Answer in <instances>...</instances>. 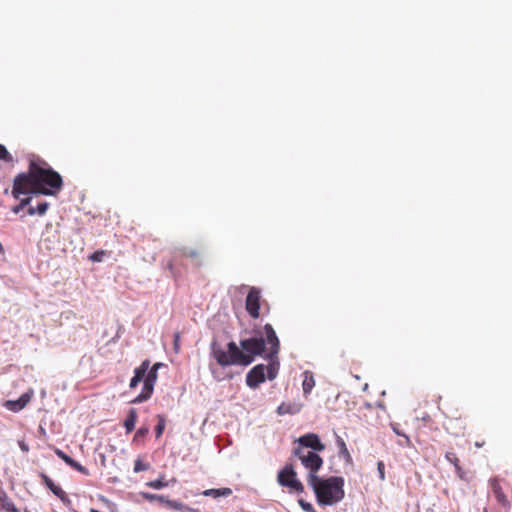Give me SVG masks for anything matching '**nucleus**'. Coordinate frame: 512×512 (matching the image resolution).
Here are the masks:
<instances>
[{
	"label": "nucleus",
	"mask_w": 512,
	"mask_h": 512,
	"mask_svg": "<svg viewBox=\"0 0 512 512\" xmlns=\"http://www.w3.org/2000/svg\"><path fill=\"white\" fill-rule=\"evenodd\" d=\"M240 346L242 350L231 341L227 344L226 351L216 340H213L210 344V353L217 364L223 368L232 365L248 366L253 362L254 356L265 353L266 358L271 362L268 367V378L272 380L276 377L273 361L279 351V340L270 324L264 326V333L259 336L242 339Z\"/></svg>",
	"instance_id": "1"
},
{
	"label": "nucleus",
	"mask_w": 512,
	"mask_h": 512,
	"mask_svg": "<svg viewBox=\"0 0 512 512\" xmlns=\"http://www.w3.org/2000/svg\"><path fill=\"white\" fill-rule=\"evenodd\" d=\"M62 184L59 173L50 168L39 167L32 162L29 174L21 173L15 177L12 195L16 199L28 193L55 195L62 188Z\"/></svg>",
	"instance_id": "2"
},
{
	"label": "nucleus",
	"mask_w": 512,
	"mask_h": 512,
	"mask_svg": "<svg viewBox=\"0 0 512 512\" xmlns=\"http://www.w3.org/2000/svg\"><path fill=\"white\" fill-rule=\"evenodd\" d=\"M308 485L313 489L319 505L332 506L339 503L345 496L344 479L331 476L321 479L317 475L307 478Z\"/></svg>",
	"instance_id": "3"
},
{
	"label": "nucleus",
	"mask_w": 512,
	"mask_h": 512,
	"mask_svg": "<svg viewBox=\"0 0 512 512\" xmlns=\"http://www.w3.org/2000/svg\"><path fill=\"white\" fill-rule=\"evenodd\" d=\"M294 455L299 458L302 465L309 470L308 477L317 475V472L323 465L322 458L315 451L305 450L304 448H295Z\"/></svg>",
	"instance_id": "4"
},
{
	"label": "nucleus",
	"mask_w": 512,
	"mask_h": 512,
	"mask_svg": "<svg viewBox=\"0 0 512 512\" xmlns=\"http://www.w3.org/2000/svg\"><path fill=\"white\" fill-rule=\"evenodd\" d=\"M277 479L281 486L287 487L294 492L302 493L304 490L302 483L297 479L296 472L291 465H286L280 470Z\"/></svg>",
	"instance_id": "5"
},
{
	"label": "nucleus",
	"mask_w": 512,
	"mask_h": 512,
	"mask_svg": "<svg viewBox=\"0 0 512 512\" xmlns=\"http://www.w3.org/2000/svg\"><path fill=\"white\" fill-rule=\"evenodd\" d=\"M144 384L142 388V392L132 401L134 404L142 403L148 400L154 389V384L157 380V373H155V369H151L149 372H146L144 377Z\"/></svg>",
	"instance_id": "6"
},
{
	"label": "nucleus",
	"mask_w": 512,
	"mask_h": 512,
	"mask_svg": "<svg viewBox=\"0 0 512 512\" xmlns=\"http://www.w3.org/2000/svg\"><path fill=\"white\" fill-rule=\"evenodd\" d=\"M296 442L298 443L297 448H304L305 450L312 449L311 451L321 452L325 449V445L314 433L305 434L299 437Z\"/></svg>",
	"instance_id": "7"
},
{
	"label": "nucleus",
	"mask_w": 512,
	"mask_h": 512,
	"mask_svg": "<svg viewBox=\"0 0 512 512\" xmlns=\"http://www.w3.org/2000/svg\"><path fill=\"white\" fill-rule=\"evenodd\" d=\"M260 309V291L252 287L246 298V310L253 318H258Z\"/></svg>",
	"instance_id": "8"
},
{
	"label": "nucleus",
	"mask_w": 512,
	"mask_h": 512,
	"mask_svg": "<svg viewBox=\"0 0 512 512\" xmlns=\"http://www.w3.org/2000/svg\"><path fill=\"white\" fill-rule=\"evenodd\" d=\"M265 381V366L263 364L253 367L246 376V383L250 388H257Z\"/></svg>",
	"instance_id": "9"
},
{
	"label": "nucleus",
	"mask_w": 512,
	"mask_h": 512,
	"mask_svg": "<svg viewBox=\"0 0 512 512\" xmlns=\"http://www.w3.org/2000/svg\"><path fill=\"white\" fill-rule=\"evenodd\" d=\"M41 478L47 488H49L51 492L57 496L65 506H69L71 504V501L66 492L63 491L59 486L55 485V483L46 474H41Z\"/></svg>",
	"instance_id": "10"
},
{
	"label": "nucleus",
	"mask_w": 512,
	"mask_h": 512,
	"mask_svg": "<svg viewBox=\"0 0 512 512\" xmlns=\"http://www.w3.org/2000/svg\"><path fill=\"white\" fill-rule=\"evenodd\" d=\"M148 368H149V361L148 360H145L142 362V364L137 367L135 370H134V376L132 377L131 381H130V388H135L139 382H141L145 375H146V372L148 371Z\"/></svg>",
	"instance_id": "11"
},
{
	"label": "nucleus",
	"mask_w": 512,
	"mask_h": 512,
	"mask_svg": "<svg viewBox=\"0 0 512 512\" xmlns=\"http://www.w3.org/2000/svg\"><path fill=\"white\" fill-rule=\"evenodd\" d=\"M490 487L492 489V492L496 498V500L503 506V507H509V501L502 491V488L498 481L496 479H491L490 481Z\"/></svg>",
	"instance_id": "12"
},
{
	"label": "nucleus",
	"mask_w": 512,
	"mask_h": 512,
	"mask_svg": "<svg viewBox=\"0 0 512 512\" xmlns=\"http://www.w3.org/2000/svg\"><path fill=\"white\" fill-rule=\"evenodd\" d=\"M315 386V379H314V375L311 371H304L303 372V382H302V389H303V394L305 396H308L310 394V392L312 391V389L314 388Z\"/></svg>",
	"instance_id": "13"
},
{
	"label": "nucleus",
	"mask_w": 512,
	"mask_h": 512,
	"mask_svg": "<svg viewBox=\"0 0 512 512\" xmlns=\"http://www.w3.org/2000/svg\"><path fill=\"white\" fill-rule=\"evenodd\" d=\"M301 406L296 404H290V403H282L277 408V413L279 415H285V414H296L300 411Z\"/></svg>",
	"instance_id": "14"
},
{
	"label": "nucleus",
	"mask_w": 512,
	"mask_h": 512,
	"mask_svg": "<svg viewBox=\"0 0 512 512\" xmlns=\"http://www.w3.org/2000/svg\"><path fill=\"white\" fill-rule=\"evenodd\" d=\"M231 493H232V490L230 488L207 489V490L203 491L204 496H210L213 498H218L221 496L227 497V496L231 495Z\"/></svg>",
	"instance_id": "15"
},
{
	"label": "nucleus",
	"mask_w": 512,
	"mask_h": 512,
	"mask_svg": "<svg viewBox=\"0 0 512 512\" xmlns=\"http://www.w3.org/2000/svg\"><path fill=\"white\" fill-rule=\"evenodd\" d=\"M165 505H167L171 509L178 510V511L196 512L195 509H192V508L184 505L182 502H179V501H173V500L167 499V500H165Z\"/></svg>",
	"instance_id": "16"
},
{
	"label": "nucleus",
	"mask_w": 512,
	"mask_h": 512,
	"mask_svg": "<svg viewBox=\"0 0 512 512\" xmlns=\"http://www.w3.org/2000/svg\"><path fill=\"white\" fill-rule=\"evenodd\" d=\"M137 420V412L135 409H130L129 414L124 422V426L126 428V432L130 433L134 427Z\"/></svg>",
	"instance_id": "17"
},
{
	"label": "nucleus",
	"mask_w": 512,
	"mask_h": 512,
	"mask_svg": "<svg viewBox=\"0 0 512 512\" xmlns=\"http://www.w3.org/2000/svg\"><path fill=\"white\" fill-rule=\"evenodd\" d=\"M0 506L1 509L6 512H18L13 502L7 497L6 494L0 495Z\"/></svg>",
	"instance_id": "18"
},
{
	"label": "nucleus",
	"mask_w": 512,
	"mask_h": 512,
	"mask_svg": "<svg viewBox=\"0 0 512 512\" xmlns=\"http://www.w3.org/2000/svg\"><path fill=\"white\" fill-rule=\"evenodd\" d=\"M169 484H170V482L169 481H165L163 475H161L159 477V479H157V480L149 481V482L146 483V485L148 487L156 489V490H160V489H163L165 487H168Z\"/></svg>",
	"instance_id": "19"
},
{
	"label": "nucleus",
	"mask_w": 512,
	"mask_h": 512,
	"mask_svg": "<svg viewBox=\"0 0 512 512\" xmlns=\"http://www.w3.org/2000/svg\"><path fill=\"white\" fill-rule=\"evenodd\" d=\"M337 444L339 445V448H340V452H339L340 457L344 458L347 462H351V460H352L351 455H350L343 439L338 437Z\"/></svg>",
	"instance_id": "20"
},
{
	"label": "nucleus",
	"mask_w": 512,
	"mask_h": 512,
	"mask_svg": "<svg viewBox=\"0 0 512 512\" xmlns=\"http://www.w3.org/2000/svg\"><path fill=\"white\" fill-rule=\"evenodd\" d=\"M209 370L211 374L213 375V378L216 381H223L226 378H232V375H227L222 373L218 368H216L213 364H209Z\"/></svg>",
	"instance_id": "21"
},
{
	"label": "nucleus",
	"mask_w": 512,
	"mask_h": 512,
	"mask_svg": "<svg viewBox=\"0 0 512 512\" xmlns=\"http://www.w3.org/2000/svg\"><path fill=\"white\" fill-rule=\"evenodd\" d=\"M5 407L13 412L21 411L25 406H22V403L19 399L17 400H8L5 402Z\"/></svg>",
	"instance_id": "22"
},
{
	"label": "nucleus",
	"mask_w": 512,
	"mask_h": 512,
	"mask_svg": "<svg viewBox=\"0 0 512 512\" xmlns=\"http://www.w3.org/2000/svg\"><path fill=\"white\" fill-rule=\"evenodd\" d=\"M143 497L150 502L159 501L163 504H165V500H167L165 496L150 493H143Z\"/></svg>",
	"instance_id": "23"
},
{
	"label": "nucleus",
	"mask_w": 512,
	"mask_h": 512,
	"mask_svg": "<svg viewBox=\"0 0 512 512\" xmlns=\"http://www.w3.org/2000/svg\"><path fill=\"white\" fill-rule=\"evenodd\" d=\"M165 429V419L163 416H158V424L155 427L156 437L159 438Z\"/></svg>",
	"instance_id": "24"
},
{
	"label": "nucleus",
	"mask_w": 512,
	"mask_h": 512,
	"mask_svg": "<svg viewBox=\"0 0 512 512\" xmlns=\"http://www.w3.org/2000/svg\"><path fill=\"white\" fill-rule=\"evenodd\" d=\"M33 395H34L33 389H29L27 392L23 393L18 398L20 400V402L22 403V406H26L30 402Z\"/></svg>",
	"instance_id": "25"
},
{
	"label": "nucleus",
	"mask_w": 512,
	"mask_h": 512,
	"mask_svg": "<svg viewBox=\"0 0 512 512\" xmlns=\"http://www.w3.org/2000/svg\"><path fill=\"white\" fill-rule=\"evenodd\" d=\"M149 469V464L143 463L141 459L137 458L134 462V472L139 473L141 471H146Z\"/></svg>",
	"instance_id": "26"
},
{
	"label": "nucleus",
	"mask_w": 512,
	"mask_h": 512,
	"mask_svg": "<svg viewBox=\"0 0 512 512\" xmlns=\"http://www.w3.org/2000/svg\"><path fill=\"white\" fill-rule=\"evenodd\" d=\"M30 201V197L22 199L18 205L12 208V212L18 214L25 206H27L30 203Z\"/></svg>",
	"instance_id": "27"
},
{
	"label": "nucleus",
	"mask_w": 512,
	"mask_h": 512,
	"mask_svg": "<svg viewBox=\"0 0 512 512\" xmlns=\"http://www.w3.org/2000/svg\"><path fill=\"white\" fill-rule=\"evenodd\" d=\"M55 454L60 458L62 459L68 466L71 465V463H73V459L68 456L66 453H64L62 450L56 448L55 449Z\"/></svg>",
	"instance_id": "28"
},
{
	"label": "nucleus",
	"mask_w": 512,
	"mask_h": 512,
	"mask_svg": "<svg viewBox=\"0 0 512 512\" xmlns=\"http://www.w3.org/2000/svg\"><path fill=\"white\" fill-rule=\"evenodd\" d=\"M0 159L8 161V162L12 161L11 154L7 151L5 146H3L2 144H0Z\"/></svg>",
	"instance_id": "29"
},
{
	"label": "nucleus",
	"mask_w": 512,
	"mask_h": 512,
	"mask_svg": "<svg viewBox=\"0 0 512 512\" xmlns=\"http://www.w3.org/2000/svg\"><path fill=\"white\" fill-rule=\"evenodd\" d=\"M298 503H299V505L301 506V508H302L304 511H306V512H316V511L314 510V508H313V506H312V504H311V503L306 502V501H305V500H303V499H299V500H298Z\"/></svg>",
	"instance_id": "30"
},
{
	"label": "nucleus",
	"mask_w": 512,
	"mask_h": 512,
	"mask_svg": "<svg viewBox=\"0 0 512 512\" xmlns=\"http://www.w3.org/2000/svg\"><path fill=\"white\" fill-rule=\"evenodd\" d=\"M70 467H72L73 469L77 470L78 472H80L84 475L89 474L88 470L84 466H82L80 463L76 462L75 460H73V463H71Z\"/></svg>",
	"instance_id": "31"
},
{
	"label": "nucleus",
	"mask_w": 512,
	"mask_h": 512,
	"mask_svg": "<svg viewBox=\"0 0 512 512\" xmlns=\"http://www.w3.org/2000/svg\"><path fill=\"white\" fill-rule=\"evenodd\" d=\"M104 255V251H96L89 258L94 262H101L103 260Z\"/></svg>",
	"instance_id": "32"
},
{
	"label": "nucleus",
	"mask_w": 512,
	"mask_h": 512,
	"mask_svg": "<svg viewBox=\"0 0 512 512\" xmlns=\"http://www.w3.org/2000/svg\"><path fill=\"white\" fill-rule=\"evenodd\" d=\"M48 207H49V204L47 202H42V203L38 204L36 207L37 214L40 216L44 215L46 213Z\"/></svg>",
	"instance_id": "33"
},
{
	"label": "nucleus",
	"mask_w": 512,
	"mask_h": 512,
	"mask_svg": "<svg viewBox=\"0 0 512 512\" xmlns=\"http://www.w3.org/2000/svg\"><path fill=\"white\" fill-rule=\"evenodd\" d=\"M446 459L452 463L456 468H458V458L457 456L454 454V453H447L446 454Z\"/></svg>",
	"instance_id": "34"
},
{
	"label": "nucleus",
	"mask_w": 512,
	"mask_h": 512,
	"mask_svg": "<svg viewBox=\"0 0 512 512\" xmlns=\"http://www.w3.org/2000/svg\"><path fill=\"white\" fill-rule=\"evenodd\" d=\"M384 469H385V466H384V463L382 461H379L377 463V470H378V473H379V478L381 480H384L385 479V472H384Z\"/></svg>",
	"instance_id": "35"
},
{
	"label": "nucleus",
	"mask_w": 512,
	"mask_h": 512,
	"mask_svg": "<svg viewBox=\"0 0 512 512\" xmlns=\"http://www.w3.org/2000/svg\"><path fill=\"white\" fill-rule=\"evenodd\" d=\"M149 432V428L148 427H141L138 429L136 435L137 436H144L146 435L147 433Z\"/></svg>",
	"instance_id": "36"
},
{
	"label": "nucleus",
	"mask_w": 512,
	"mask_h": 512,
	"mask_svg": "<svg viewBox=\"0 0 512 512\" xmlns=\"http://www.w3.org/2000/svg\"><path fill=\"white\" fill-rule=\"evenodd\" d=\"M18 445H19V448H20L23 452H28V451H29V446H28V444H26L24 441H19V442H18Z\"/></svg>",
	"instance_id": "37"
},
{
	"label": "nucleus",
	"mask_w": 512,
	"mask_h": 512,
	"mask_svg": "<svg viewBox=\"0 0 512 512\" xmlns=\"http://www.w3.org/2000/svg\"><path fill=\"white\" fill-rule=\"evenodd\" d=\"M402 437L404 438L403 442H400V445L402 446H410L411 445V441L409 439V437L403 433Z\"/></svg>",
	"instance_id": "38"
},
{
	"label": "nucleus",
	"mask_w": 512,
	"mask_h": 512,
	"mask_svg": "<svg viewBox=\"0 0 512 512\" xmlns=\"http://www.w3.org/2000/svg\"><path fill=\"white\" fill-rule=\"evenodd\" d=\"M391 426H392L393 431H394L398 436H402V435H403V433L399 431V429H398V427H397V425H396V424H392Z\"/></svg>",
	"instance_id": "39"
},
{
	"label": "nucleus",
	"mask_w": 512,
	"mask_h": 512,
	"mask_svg": "<svg viewBox=\"0 0 512 512\" xmlns=\"http://www.w3.org/2000/svg\"><path fill=\"white\" fill-rule=\"evenodd\" d=\"M184 253H185L186 255H188L189 257H196V256L198 255V254H197V252H196V251H194V250H190V251H188V252H187V251H185Z\"/></svg>",
	"instance_id": "40"
},
{
	"label": "nucleus",
	"mask_w": 512,
	"mask_h": 512,
	"mask_svg": "<svg viewBox=\"0 0 512 512\" xmlns=\"http://www.w3.org/2000/svg\"><path fill=\"white\" fill-rule=\"evenodd\" d=\"M179 338H180L179 334H176L175 339H174V346H175L176 350L178 349Z\"/></svg>",
	"instance_id": "41"
},
{
	"label": "nucleus",
	"mask_w": 512,
	"mask_h": 512,
	"mask_svg": "<svg viewBox=\"0 0 512 512\" xmlns=\"http://www.w3.org/2000/svg\"><path fill=\"white\" fill-rule=\"evenodd\" d=\"M28 214H29V215H35V214H37V210H36V208H34V207H30V208L28 209Z\"/></svg>",
	"instance_id": "42"
},
{
	"label": "nucleus",
	"mask_w": 512,
	"mask_h": 512,
	"mask_svg": "<svg viewBox=\"0 0 512 512\" xmlns=\"http://www.w3.org/2000/svg\"><path fill=\"white\" fill-rule=\"evenodd\" d=\"M161 365V363H155L151 369H155V373H157V370Z\"/></svg>",
	"instance_id": "43"
},
{
	"label": "nucleus",
	"mask_w": 512,
	"mask_h": 512,
	"mask_svg": "<svg viewBox=\"0 0 512 512\" xmlns=\"http://www.w3.org/2000/svg\"><path fill=\"white\" fill-rule=\"evenodd\" d=\"M377 406H378L379 408H381V409H384V405H383V403H381V402H379V403L377 404Z\"/></svg>",
	"instance_id": "44"
},
{
	"label": "nucleus",
	"mask_w": 512,
	"mask_h": 512,
	"mask_svg": "<svg viewBox=\"0 0 512 512\" xmlns=\"http://www.w3.org/2000/svg\"><path fill=\"white\" fill-rule=\"evenodd\" d=\"M367 389H368V384H365V385L363 386V391H367Z\"/></svg>",
	"instance_id": "45"
},
{
	"label": "nucleus",
	"mask_w": 512,
	"mask_h": 512,
	"mask_svg": "<svg viewBox=\"0 0 512 512\" xmlns=\"http://www.w3.org/2000/svg\"><path fill=\"white\" fill-rule=\"evenodd\" d=\"M475 445H476L477 447H482V445H483V444H482V443H478V442H476V444H475Z\"/></svg>",
	"instance_id": "46"
},
{
	"label": "nucleus",
	"mask_w": 512,
	"mask_h": 512,
	"mask_svg": "<svg viewBox=\"0 0 512 512\" xmlns=\"http://www.w3.org/2000/svg\"><path fill=\"white\" fill-rule=\"evenodd\" d=\"M90 512H100V511L92 508V509H90Z\"/></svg>",
	"instance_id": "47"
},
{
	"label": "nucleus",
	"mask_w": 512,
	"mask_h": 512,
	"mask_svg": "<svg viewBox=\"0 0 512 512\" xmlns=\"http://www.w3.org/2000/svg\"><path fill=\"white\" fill-rule=\"evenodd\" d=\"M484 512H488L487 510H485Z\"/></svg>",
	"instance_id": "48"
}]
</instances>
